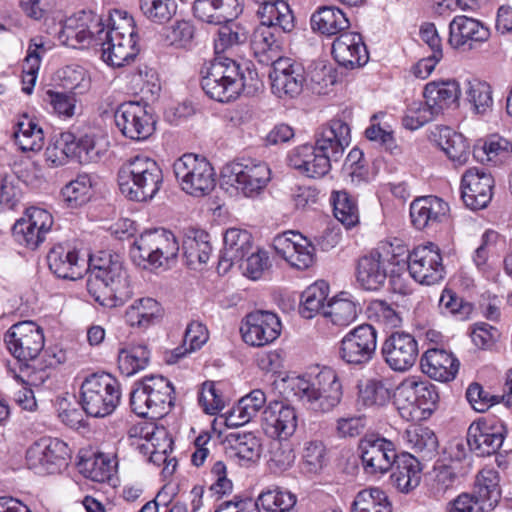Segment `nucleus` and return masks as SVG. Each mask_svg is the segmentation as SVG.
Returning <instances> with one entry per match:
<instances>
[{
	"instance_id": "nucleus-49",
	"label": "nucleus",
	"mask_w": 512,
	"mask_h": 512,
	"mask_svg": "<svg viewBox=\"0 0 512 512\" xmlns=\"http://www.w3.org/2000/svg\"><path fill=\"white\" fill-rule=\"evenodd\" d=\"M76 465L84 477L99 483L110 480L114 470L112 460L103 453L94 454L88 458L79 456Z\"/></svg>"
},
{
	"instance_id": "nucleus-52",
	"label": "nucleus",
	"mask_w": 512,
	"mask_h": 512,
	"mask_svg": "<svg viewBox=\"0 0 512 512\" xmlns=\"http://www.w3.org/2000/svg\"><path fill=\"white\" fill-rule=\"evenodd\" d=\"M150 360V352L145 345L123 348L118 353V368L125 376H132L144 370Z\"/></svg>"
},
{
	"instance_id": "nucleus-32",
	"label": "nucleus",
	"mask_w": 512,
	"mask_h": 512,
	"mask_svg": "<svg viewBox=\"0 0 512 512\" xmlns=\"http://www.w3.org/2000/svg\"><path fill=\"white\" fill-rule=\"evenodd\" d=\"M420 364L423 373L440 382L453 380L459 369L458 359L438 348L428 349L421 357Z\"/></svg>"
},
{
	"instance_id": "nucleus-19",
	"label": "nucleus",
	"mask_w": 512,
	"mask_h": 512,
	"mask_svg": "<svg viewBox=\"0 0 512 512\" xmlns=\"http://www.w3.org/2000/svg\"><path fill=\"white\" fill-rule=\"evenodd\" d=\"M240 332L245 343L261 347L275 341L281 332V322L269 311L249 313L242 321Z\"/></svg>"
},
{
	"instance_id": "nucleus-62",
	"label": "nucleus",
	"mask_w": 512,
	"mask_h": 512,
	"mask_svg": "<svg viewBox=\"0 0 512 512\" xmlns=\"http://www.w3.org/2000/svg\"><path fill=\"white\" fill-rule=\"evenodd\" d=\"M367 316L385 329L397 328L402 322L400 314L383 300L372 301L367 308Z\"/></svg>"
},
{
	"instance_id": "nucleus-11",
	"label": "nucleus",
	"mask_w": 512,
	"mask_h": 512,
	"mask_svg": "<svg viewBox=\"0 0 512 512\" xmlns=\"http://www.w3.org/2000/svg\"><path fill=\"white\" fill-rule=\"evenodd\" d=\"M173 171L182 190L195 197L208 195L216 185L211 163L195 154H184L177 159Z\"/></svg>"
},
{
	"instance_id": "nucleus-1",
	"label": "nucleus",
	"mask_w": 512,
	"mask_h": 512,
	"mask_svg": "<svg viewBox=\"0 0 512 512\" xmlns=\"http://www.w3.org/2000/svg\"><path fill=\"white\" fill-rule=\"evenodd\" d=\"M101 46L102 58L111 66L122 67L138 53L135 22L124 10H113L107 28L92 11L81 10L66 18V46Z\"/></svg>"
},
{
	"instance_id": "nucleus-28",
	"label": "nucleus",
	"mask_w": 512,
	"mask_h": 512,
	"mask_svg": "<svg viewBox=\"0 0 512 512\" xmlns=\"http://www.w3.org/2000/svg\"><path fill=\"white\" fill-rule=\"evenodd\" d=\"M253 250V237L250 232L239 228H229L224 234V247L218 260V273H226L236 263L242 262Z\"/></svg>"
},
{
	"instance_id": "nucleus-22",
	"label": "nucleus",
	"mask_w": 512,
	"mask_h": 512,
	"mask_svg": "<svg viewBox=\"0 0 512 512\" xmlns=\"http://www.w3.org/2000/svg\"><path fill=\"white\" fill-rule=\"evenodd\" d=\"M490 37V30L480 21L460 15L449 25L450 45L463 52L477 49Z\"/></svg>"
},
{
	"instance_id": "nucleus-7",
	"label": "nucleus",
	"mask_w": 512,
	"mask_h": 512,
	"mask_svg": "<svg viewBox=\"0 0 512 512\" xmlns=\"http://www.w3.org/2000/svg\"><path fill=\"white\" fill-rule=\"evenodd\" d=\"M120 400V384L110 374H92L81 384L80 404L87 415L106 417L114 412Z\"/></svg>"
},
{
	"instance_id": "nucleus-27",
	"label": "nucleus",
	"mask_w": 512,
	"mask_h": 512,
	"mask_svg": "<svg viewBox=\"0 0 512 512\" xmlns=\"http://www.w3.org/2000/svg\"><path fill=\"white\" fill-rule=\"evenodd\" d=\"M262 428L271 438H289L297 428L295 409L282 402L270 403L262 413Z\"/></svg>"
},
{
	"instance_id": "nucleus-39",
	"label": "nucleus",
	"mask_w": 512,
	"mask_h": 512,
	"mask_svg": "<svg viewBox=\"0 0 512 512\" xmlns=\"http://www.w3.org/2000/svg\"><path fill=\"white\" fill-rule=\"evenodd\" d=\"M394 470L390 476L392 485L402 493H409L421 481L419 461L409 453L401 454L394 462Z\"/></svg>"
},
{
	"instance_id": "nucleus-29",
	"label": "nucleus",
	"mask_w": 512,
	"mask_h": 512,
	"mask_svg": "<svg viewBox=\"0 0 512 512\" xmlns=\"http://www.w3.org/2000/svg\"><path fill=\"white\" fill-rule=\"evenodd\" d=\"M243 8V0H195L193 13L203 22L221 25L236 19Z\"/></svg>"
},
{
	"instance_id": "nucleus-59",
	"label": "nucleus",
	"mask_w": 512,
	"mask_h": 512,
	"mask_svg": "<svg viewBox=\"0 0 512 512\" xmlns=\"http://www.w3.org/2000/svg\"><path fill=\"white\" fill-rule=\"evenodd\" d=\"M91 179L88 174H78L66 183V209L78 208L90 199Z\"/></svg>"
},
{
	"instance_id": "nucleus-4",
	"label": "nucleus",
	"mask_w": 512,
	"mask_h": 512,
	"mask_svg": "<svg viewBox=\"0 0 512 512\" xmlns=\"http://www.w3.org/2000/svg\"><path fill=\"white\" fill-rule=\"evenodd\" d=\"M117 179L123 196L131 201L146 202L159 192L163 172L153 158L138 154L122 163Z\"/></svg>"
},
{
	"instance_id": "nucleus-46",
	"label": "nucleus",
	"mask_w": 512,
	"mask_h": 512,
	"mask_svg": "<svg viewBox=\"0 0 512 512\" xmlns=\"http://www.w3.org/2000/svg\"><path fill=\"white\" fill-rule=\"evenodd\" d=\"M208 337V330L202 323L197 321L191 322L185 330L183 345L167 354V363L175 364L187 353L200 349L207 342Z\"/></svg>"
},
{
	"instance_id": "nucleus-51",
	"label": "nucleus",
	"mask_w": 512,
	"mask_h": 512,
	"mask_svg": "<svg viewBox=\"0 0 512 512\" xmlns=\"http://www.w3.org/2000/svg\"><path fill=\"white\" fill-rule=\"evenodd\" d=\"M417 377H408L402 381L394 394V404L402 418L414 419L418 410Z\"/></svg>"
},
{
	"instance_id": "nucleus-8",
	"label": "nucleus",
	"mask_w": 512,
	"mask_h": 512,
	"mask_svg": "<svg viewBox=\"0 0 512 512\" xmlns=\"http://www.w3.org/2000/svg\"><path fill=\"white\" fill-rule=\"evenodd\" d=\"M392 259L397 266V269H391L392 276L407 268L410 276L420 284L434 285L444 278L442 256L438 246L433 243L416 247L407 257L393 254Z\"/></svg>"
},
{
	"instance_id": "nucleus-37",
	"label": "nucleus",
	"mask_w": 512,
	"mask_h": 512,
	"mask_svg": "<svg viewBox=\"0 0 512 512\" xmlns=\"http://www.w3.org/2000/svg\"><path fill=\"white\" fill-rule=\"evenodd\" d=\"M224 443L230 456L244 463H254L261 456V440L252 432H230Z\"/></svg>"
},
{
	"instance_id": "nucleus-60",
	"label": "nucleus",
	"mask_w": 512,
	"mask_h": 512,
	"mask_svg": "<svg viewBox=\"0 0 512 512\" xmlns=\"http://www.w3.org/2000/svg\"><path fill=\"white\" fill-rule=\"evenodd\" d=\"M436 115L437 111H434L428 100L414 101L407 107L402 123L406 129L416 130L432 121Z\"/></svg>"
},
{
	"instance_id": "nucleus-6",
	"label": "nucleus",
	"mask_w": 512,
	"mask_h": 512,
	"mask_svg": "<svg viewBox=\"0 0 512 512\" xmlns=\"http://www.w3.org/2000/svg\"><path fill=\"white\" fill-rule=\"evenodd\" d=\"M174 387L163 376H147L130 393L132 411L140 417L162 418L174 406Z\"/></svg>"
},
{
	"instance_id": "nucleus-44",
	"label": "nucleus",
	"mask_w": 512,
	"mask_h": 512,
	"mask_svg": "<svg viewBox=\"0 0 512 512\" xmlns=\"http://www.w3.org/2000/svg\"><path fill=\"white\" fill-rule=\"evenodd\" d=\"M296 502L294 494L279 489L262 491L254 500L256 512H297Z\"/></svg>"
},
{
	"instance_id": "nucleus-30",
	"label": "nucleus",
	"mask_w": 512,
	"mask_h": 512,
	"mask_svg": "<svg viewBox=\"0 0 512 512\" xmlns=\"http://www.w3.org/2000/svg\"><path fill=\"white\" fill-rule=\"evenodd\" d=\"M332 55L339 65L350 69L366 64L369 59L362 36L356 32L341 33L332 44Z\"/></svg>"
},
{
	"instance_id": "nucleus-16",
	"label": "nucleus",
	"mask_w": 512,
	"mask_h": 512,
	"mask_svg": "<svg viewBox=\"0 0 512 512\" xmlns=\"http://www.w3.org/2000/svg\"><path fill=\"white\" fill-rule=\"evenodd\" d=\"M359 451L364 470L368 474L388 472L398 457L393 442L374 434L360 440Z\"/></svg>"
},
{
	"instance_id": "nucleus-36",
	"label": "nucleus",
	"mask_w": 512,
	"mask_h": 512,
	"mask_svg": "<svg viewBox=\"0 0 512 512\" xmlns=\"http://www.w3.org/2000/svg\"><path fill=\"white\" fill-rule=\"evenodd\" d=\"M163 317L161 304L151 297L136 299L125 311L126 323L134 328L147 329Z\"/></svg>"
},
{
	"instance_id": "nucleus-45",
	"label": "nucleus",
	"mask_w": 512,
	"mask_h": 512,
	"mask_svg": "<svg viewBox=\"0 0 512 512\" xmlns=\"http://www.w3.org/2000/svg\"><path fill=\"white\" fill-rule=\"evenodd\" d=\"M359 311V304L347 297L346 293H341L327 303L324 316L334 325L348 326L356 320Z\"/></svg>"
},
{
	"instance_id": "nucleus-34",
	"label": "nucleus",
	"mask_w": 512,
	"mask_h": 512,
	"mask_svg": "<svg viewBox=\"0 0 512 512\" xmlns=\"http://www.w3.org/2000/svg\"><path fill=\"white\" fill-rule=\"evenodd\" d=\"M260 24L280 31L291 33L295 28L294 14L286 0H273L260 5L256 11Z\"/></svg>"
},
{
	"instance_id": "nucleus-33",
	"label": "nucleus",
	"mask_w": 512,
	"mask_h": 512,
	"mask_svg": "<svg viewBox=\"0 0 512 512\" xmlns=\"http://www.w3.org/2000/svg\"><path fill=\"white\" fill-rule=\"evenodd\" d=\"M448 211V204L436 196L417 198L410 205L411 221L419 230L443 222Z\"/></svg>"
},
{
	"instance_id": "nucleus-17",
	"label": "nucleus",
	"mask_w": 512,
	"mask_h": 512,
	"mask_svg": "<svg viewBox=\"0 0 512 512\" xmlns=\"http://www.w3.org/2000/svg\"><path fill=\"white\" fill-rule=\"evenodd\" d=\"M395 260L384 258L379 252L373 251L369 255L362 257L358 262L357 267V280L360 285L366 290H377L385 282L388 275L393 280L394 290L401 294H407L408 291L404 288H397V280L400 274L392 276L391 269H397Z\"/></svg>"
},
{
	"instance_id": "nucleus-48",
	"label": "nucleus",
	"mask_w": 512,
	"mask_h": 512,
	"mask_svg": "<svg viewBox=\"0 0 512 512\" xmlns=\"http://www.w3.org/2000/svg\"><path fill=\"white\" fill-rule=\"evenodd\" d=\"M351 512H392V504L385 491L369 487L356 494Z\"/></svg>"
},
{
	"instance_id": "nucleus-57",
	"label": "nucleus",
	"mask_w": 512,
	"mask_h": 512,
	"mask_svg": "<svg viewBox=\"0 0 512 512\" xmlns=\"http://www.w3.org/2000/svg\"><path fill=\"white\" fill-rule=\"evenodd\" d=\"M142 14L151 22H168L177 11L175 0H139Z\"/></svg>"
},
{
	"instance_id": "nucleus-2",
	"label": "nucleus",
	"mask_w": 512,
	"mask_h": 512,
	"mask_svg": "<svg viewBox=\"0 0 512 512\" xmlns=\"http://www.w3.org/2000/svg\"><path fill=\"white\" fill-rule=\"evenodd\" d=\"M66 279L83 278L91 270L87 290L94 300L103 306L124 304L133 295L129 275L117 254L101 251L91 256L77 249L66 254Z\"/></svg>"
},
{
	"instance_id": "nucleus-25",
	"label": "nucleus",
	"mask_w": 512,
	"mask_h": 512,
	"mask_svg": "<svg viewBox=\"0 0 512 512\" xmlns=\"http://www.w3.org/2000/svg\"><path fill=\"white\" fill-rule=\"evenodd\" d=\"M494 180L484 169L470 168L461 180V198L465 205L478 210L485 208L492 199Z\"/></svg>"
},
{
	"instance_id": "nucleus-31",
	"label": "nucleus",
	"mask_w": 512,
	"mask_h": 512,
	"mask_svg": "<svg viewBox=\"0 0 512 512\" xmlns=\"http://www.w3.org/2000/svg\"><path fill=\"white\" fill-rule=\"evenodd\" d=\"M331 162L311 144L298 146L289 155V165L310 178L325 176L331 169Z\"/></svg>"
},
{
	"instance_id": "nucleus-54",
	"label": "nucleus",
	"mask_w": 512,
	"mask_h": 512,
	"mask_svg": "<svg viewBox=\"0 0 512 512\" xmlns=\"http://www.w3.org/2000/svg\"><path fill=\"white\" fill-rule=\"evenodd\" d=\"M266 403V395L260 389L251 391L242 397L237 406L232 410V419L239 418L238 422H232L234 426H242L253 419Z\"/></svg>"
},
{
	"instance_id": "nucleus-41",
	"label": "nucleus",
	"mask_w": 512,
	"mask_h": 512,
	"mask_svg": "<svg viewBox=\"0 0 512 512\" xmlns=\"http://www.w3.org/2000/svg\"><path fill=\"white\" fill-rule=\"evenodd\" d=\"M482 508L493 509L501 498L500 475L493 468H483L476 476L474 495Z\"/></svg>"
},
{
	"instance_id": "nucleus-14",
	"label": "nucleus",
	"mask_w": 512,
	"mask_h": 512,
	"mask_svg": "<svg viewBox=\"0 0 512 512\" xmlns=\"http://www.w3.org/2000/svg\"><path fill=\"white\" fill-rule=\"evenodd\" d=\"M53 225L52 215L41 208L29 207L12 227L14 240L29 249H36Z\"/></svg>"
},
{
	"instance_id": "nucleus-56",
	"label": "nucleus",
	"mask_w": 512,
	"mask_h": 512,
	"mask_svg": "<svg viewBox=\"0 0 512 512\" xmlns=\"http://www.w3.org/2000/svg\"><path fill=\"white\" fill-rule=\"evenodd\" d=\"M326 462V447L320 440H309L302 449V470L307 474H318Z\"/></svg>"
},
{
	"instance_id": "nucleus-43",
	"label": "nucleus",
	"mask_w": 512,
	"mask_h": 512,
	"mask_svg": "<svg viewBox=\"0 0 512 512\" xmlns=\"http://www.w3.org/2000/svg\"><path fill=\"white\" fill-rule=\"evenodd\" d=\"M13 136L23 152H36L44 145L42 129L26 114L17 122Z\"/></svg>"
},
{
	"instance_id": "nucleus-42",
	"label": "nucleus",
	"mask_w": 512,
	"mask_h": 512,
	"mask_svg": "<svg viewBox=\"0 0 512 512\" xmlns=\"http://www.w3.org/2000/svg\"><path fill=\"white\" fill-rule=\"evenodd\" d=\"M461 95L459 83L456 80L432 81L425 85L424 99L434 107L439 114L444 108L457 103Z\"/></svg>"
},
{
	"instance_id": "nucleus-40",
	"label": "nucleus",
	"mask_w": 512,
	"mask_h": 512,
	"mask_svg": "<svg viewBox=\"0 0 512 512\" xmlns=\"http://www.w3.org/2000/svg\"><path fill=\"white\" fill-rule=\"evenodd\" d=\"M311 27L314 31L327 36L344 33L350 26L346 14L335 6H321L311 16Z\"/></svg>"
},
{
	"instance_id": "nucleus-50",
	"label": "nucleus",
	"mask_w": 512,
	"mask_h": 512,
	"mask_svg": "<svg viewBox=\"0 0 512 512\" xmlns=\"http://www.w3.org/2000/svg\"><path fill=\"white\" fill-rule=\"evenodd\" d=\"M156 228L146 230L135 239L130 249L132 260L143 268H157L154 263L157 257Z\"/></svg>"
},
{
	"instance_id": "nucleus-10",
	"label": "nucleus",
	"mask_w": 512,
	"mask_h": 512,
	"mask_svg": "<svg viewBox=\"0 0 512 512\" xmlns=\"http://www.w3.org/2000/svg\"><path fill=\"white\" fill-rule=\"evenodd\" d=\"M4 340L10 353L21 363V372H27L28 382L35 383L37 378L34 372L29 373L27 363L44 349L43 330L33 321L18 322L8 329Z\"/></svg>"
},
{
	"instance_id": "nucleus-18",
	"label": "nucleus",
	"mask_w": 512,
	"mask_h": 512,
	"mask_svg": "<svg viewBox=\"0 0 512 512\" xmlns=\"http://www.w3.org/2000/svg\"><path fill=\"white\" fill-rule=\"evenodd\" d=\"M381 353L385 363L394 371L409 370L418 358V343L413 335L393 332L383 342Z\"/></svg>"
},
{
	"instance_id": "nucleus-9",
	"label": "nucleus",
	"mask_w": 512,
	"mask_h": 512,
	"mask_svg": "<svg viewBox=\"0 0 512 512\" xmlns=\"http://www.w3.org/2000/svg\"><path fill=\"white\" fill-rule=\"evenodd\" d=\"M224 182L246 197H256L271 180L269 166L260 160L241 158L227 163L221 171Z\"/></svg>"
},
{
	"instance_id": "nucleus-24",
	"label": "nucleus",
	"mask_w": 512,
	"mask_h": 512,
	"mask_svg": "<svg viewBox=\"0 0 512 512\" xmlns=\"http://www.w3.org/2000/svg\"><path fill=\"white\" fill-rule=\"evenodd\" d=\"M505 432V427L500 422L479 420L469 426L467 443L470 450L477 456H490L502 446Z\"/></svg>"
},
{
	"instance_id": "nucleus-23",
	"label": "nucleus",
	"mask_w": 512,
	"mask_h": 512,
	"mask_svg": "<svg viewBox=\"0 0 512 512\" xmlns=\"http://www.w3.org/2000/svg\"><path fill=\"white\" fill-rule=\"evenodd\" d=\"M64 442L58 438L42 437L26 451V463L37 474H51L59 469Z\"/></svg>"
},
{
	"instance_id": "nucleus-53",
	"label": "nucleus",
	"mask_w": 512,
	"mask_h": 512,
	"mask_svg": "<svg viewBox=\"0 0 512 512\" xmlns=\"http://www.w3.org/2000/svg\"><path fill=\"white\" fill-rule=\"evenodd\" d=\"M328 286L325 282H316L307 287L301 295L300 314L306 319L313 318L320 311L325 310L324 301L328 295Z\"/></svg>"
},
{
	"instance_id": "nucleus-5",
	"label": "nucleus",
	"mask_w": 512,
	"mask_h": 512,
	"mask_svg": "<svg viewBox=\"0 0 512 512\" xmlns=\"http://www.w3.org/2000/svg\"><path fill=\"white\" fill-rule=\"evenodd\" d=\"M289 387L294 396L316 412H329L342 400L343 387L337 372L323 367L316 375L291 378Z\"/></svg>"
},
{
	"instance_id": "nucleus-58",
	"label": "nucleus",
	"mask_w": 512,
	"mask_h": 512,
	"mask_svg": "<svg viewBox=\"0 0 512 512\" xmlns=\"http://www.w3.org/2000/svg\"><path fill=\"white\" fill-rule=\"evenodd\" d=\"M467 99L478 114H486L492 109V89L486 82L477 79L467 81Z\"/></svg>"
},
{
	"instance_id": "nucleus-26",
	"label": "nucleus",
	"mask_w": 512,
	"mask_h": 512,
	"mask_svg": "<svg viewBox=\"0 0 512 512\" xmlns=\"http://www.w3.org/2000/svg\"><path fill=\"white\" fill-rule=\"evenodd\" d=\"M351 142L349 125L341 119H332L315 133V147L337 162Z\"/></svg>"
},
{
	"instance_id": "nucleus-38",
	"label": "nucleus",
	"mask_w": 512,
	"mask_h": 512,
	"mask_svg": "<svg viewBox=\"0 0 512 512\" xmlns=\"http://www.w3.org/2000/svg\"><path fill=\"white\" fill-rule=\"evenodd\" d=\"M182 250L187 266L194 270L201 269L212 251L209 234L203 230H190L183 239Z\"/></svg>"
},
{
	"instance_id": "nucleus-64",
	"label": "nucleus",
	"mask_w": 512,
	"mask_h": 512,
	"mask_svg": "<svg viewBox=\"0 0 512 512\" xmlns=\"http://www.w3.org/2000/svg\"><path fill=\"white\" fill-rule=\"evenodd\" d=\"M161 36L166 45L186 48L193 40L194 26L189 21H176L170 27L163 28Z\"/></svg>"
},
{
	"instance_id": "nucleus-15",
	"label": "nucleus",
	"mask_w": 512,
	"mask_h": 512,
	"mask_svg": "<svg viewBox=\"0 0 512 512\" xmlns=\"http://www.w3.org/2000/svg\"><path fill=\"white\" fill-rule=\"evenodd\" d=\"M273 248L291 267L305 270L315 261V247L301 233L285 231L273 239Z\"/></svg>"
},
{
	"instance_id": "nucleus-61",
	"label": "nucleus",
	"mask_w": 512,
	"mask_h": 512,
	"mask_svg": "<svg viewBox=\"0 0 512 512\" xmlns=\"http://www.w3.org/2000/svg\"><path fill=\"white\" fill-rule=\"evenodd\" d=\"M157 257L154 259L156 267L169 265L179 252V244L174 234L164 228H156Z\"/></svg>"
},
{
	"instance_id": "nucleus-21",
	"label": "nucleus",
	"mask_w": 512,
	"mask_h": 512,
	"mask_svg": "<svg viewBox=\"0 0 512 512\" xmlns=\"http://www.w3.org/2000/svg\"><path fill=\"white\" fill-rule=\"evenodd\" d=\"M85 122L72 125L66 131V158H71L80 164L99 161L106 153L93 135L87 132Z\"/></svg>"
},
{
	"instance_id": "nucleus-3",
	"label": "nucleus",
	"mask_w": 512,
	"mask_h": 512,
	"mask_svg": "<svg viewBox=\"0 0 512 512\" xmlns=\"http://www.w3.org/2000/svg\"><path fill=\"white\" fill-rule=\"evenodd\" d=\"M200 74L205 94L215 101L228 103L238 98L244 90L247 75L252 79L256 73L248 67L244 71L231 58L216 57L201 68Z\"/></svg>"
},
{
	"instance_id": "nucleus-35",
	"label": "nucleus",
	"mask_w": 512,
	"mask_h": 512,
	"mask_svg": "<svg viewBox=\"0 0 512 512\" xmlns=\"http://www.w3.org/2000/svg\"><path fill=\"white\" fill-rule=\"evenodd\" d=\"M283 35L280 31L259 23L251 37V49L261 63L273 62L283 45Z\"/></svg>"
},
{
	"instance_id": "nucleus-13",
	"label": "nucleus",
	"mask_w": 512,
	"mask_h": 512,
	"mask_svg": "<svg viewBox=\"0 0 512 512\" xmlns=\"http://www.w3.org/2000/svg\"><path fill=\"white\" fill-rule=\"evenodd\" d=\"M377 347V333L371 324H362L349 331L340 342V358L352 365L368 363Z\"/></svg>"
},
{
	"instance_id": "nucleus-47",
	"label": "nucleus",
	"mask_w": 512,
	"mask_h": 512,
	"mask_svg": "<svg viewBox=\"0 0 512 512\" xmlns=\"http://www.w3.org/2000/svg\"><path fill=\"white\" fill-rule=\"evenodd\" d=\"M473 155L481 162L499 165L512 155V143L499 135H491L481 146L474 148Z\"/></svg>"
},
{
	"instance_id": "nucleus-55",
	"label": "nucleus",
	"mask_w": 512,
	"mask_h": 512,
	"mask_svg": "<svg viewBox=\"0 0 512 512\" xmlns=\"http://www.w3.org/2000/svg\"><path fill=\"white\" fill-rule=\"evenodd\" d=\"M405 439L415 453L430 457L438 446L437 437L428 427L412 426L405 431Z\"/></svg>"
},
{
	"instance_id": "nucleus-63",
	"label": "nucleus",
	"mask_w": 512,
	"mask_h": 512,
	"mask_svg": "<svg viewBox=\"0 0 512 512\" xmlns=\"http://www.w3.org/2000/svg\"><path fill=\"white\" fill-rule=\"evenodd\" d=\"M333 211L336 219L347 228H351L359 222L357 206L345 191L333 194Z\"/></svg>"
},
{
	"instance_id": "nucleus-12",
	"label": "nucleus",
	"mask_w": 512,
	"mask_h": 512,
	"mask_svg": "<svg viewBox=\"0 0 512 512\" xmlns=\"http://www.w3.org/2000/svg\"><path fill=\"white\" fill-rule=\"evenodd\" d=\"M117 128L134 141H144L155 131V120L148 106L136 101L122 103L115 112Z\"/></svg>"
},
{
	"instance_id": "nucleus-20",
	"label": "nucleus",
	"mask_w": 512,
	"mask_h": 512,
	"mask_svg": "<svg viewBox=\"0 0 512 512\" xmlns=\"http://www.w3.org/2000/svg\"><path fill=\"white\" fill-rule=\"evenodd\" d=\"M271 88L278 97L291 98L300 94L305 81L304 68L295 60L287 57H278L272 62L269 72Z\"/></svg>"
}]
</instances>
